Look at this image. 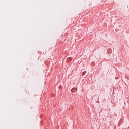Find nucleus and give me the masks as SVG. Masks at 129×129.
<instances>
[{
    "mask_svg": "<svg viewBox=\"0 0 129 129\" xmlns=\"http://www.w3.org/2000/svg\"><path fill=\"white\" fill-rule=\"evenodd\" d=\"M76 90H77V89L75 88H73L71 89V92L73 93L75 91H76Z\"/></svg>",
    "mask_w": 129,
    "mask_h": 129,
    "instance_id": "obj_1",
    "label": "nucleus"
},
{
    "mask_svg": "<svg viewBox=\"0 0 129 129\" xmlns=\"http://www.w3.org/2000/svg\"><path fill=\"white\" fill-rule=\"evenodd\" d=\"M85 73H86V72H83L82 73V76H84V75H85Z\"/></svg>",
    "mask_w": 129,
    "mask_h": 129,
    "instance_id": "obj_2",
    "label": "nucleus"
}]
</instances>
